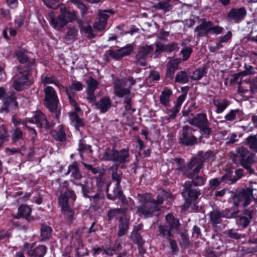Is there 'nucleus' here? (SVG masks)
Returning a JSON list of instances; mask_svg holds the SVG:
<instances>
[{
  "mask_svg": "<svg viewBox=\"0 0 257 257\" xmlns=\"http://www.w3.org/2000/svg\"><path fill=\"white\" fill-rule=\"evenodd\" d=\"M60 14L58 16H56L53 12L49 14L50 25L58 31L61 30L68 23L75 20L77 18L75 12L68 11L63 6L60 7Z\"/></svg>",
  "mask_w": 257,
  "mask_h": 257,
  "instance_id": "3",
  "label": "nucleus"
},
{
  "mask_svg": "<svg viewBox=\"0 0 257 257\" xmlns=\"http://www.w3.org/2000/svg\"><path fill=\"white\" fill-rule=\"evenodd\" d=\"M87 93H93L98 86V82L92 78H90L87 80Z\"/></svg>",
  "mask_w": 257,
  "mask_h": 257,
  "instance_id": "36",
  "label": "nucleus"
},
{
  "mask_svg": "<svg viewBox=\"0 0 257 257\" xmlns=\"http://www.w3.org/2000/svg\"><path fill=\"white\" fill-rule=\"evenodd\" d=\"M191 183L190 182H186L184 185V190L182 192V195L186 198V203L184 206L188 207V206L191 203L195 202L198 196L200 195V193L197 189H193L191 188Z\"/></svg>",
  "mask_w": 257,
  "mask_h": 257,
  "instance_id": "9",
  "label": "nucleus"
},
{
  "mask_svg": "<svg viewBox=\"0 0 257 257\" xmlns=\"http://www.w3.org/2000/svg\"><path fill=\"white\" fill-rule=\"evenodd\" d=\"M236 110H232L225 115V118L227 120L231 121L236 118Z\"/></svg>",
  "mask_w": 257,
  "mask_h": 257,
  "instance_id": "55",
  "label": "nucleus"
},
{
  "mask_svg": "<svg viewBox=\"0 0 257 257\" xmlns=\"http://www.w3.org/2000/svg\"><path fill=\"white\" fill-rule=\"evenodd\" d=\"M194 131L192 127L185 126L182 128V136L180 137V142L185 145H191L195 143L197 139L193 135Z\"/></svg>",
  "mask_w": 257,
  "mask_h": 257,
  "instance_id": "11",
  "label": "nucleus"
},
{
  "mask_svg": "<svg viewBox=\"0 0 257 257\" xmlns=\"http://www.w3.org/2000/svg\"><path fill=\"white\" fill-rule=\"evenodd\" d=\"M220 181L217 178H214L209 181V185L211 188L213 189H216L219 185Z\"/></svg>",
  "mask_w": 257,
  "mask_h": 257,
  "instance_id": "54",
  "label": "nucleus"
},
{
  "mask_svg": "<svg viewBox=\"0 0 257 257\" xmlns=\"http://www.w3.org/2000/svg\"><path fill=\"white\" fill-rule=\"evenodd\" d=\"M83 164L86 169L88 170H91L93 174H96L98 172L99 169L98 168H93L91 165L86 164L85 163H83Z\"/></svg>",
  "mask_w": 257,
  "mask_h": 257,
  "instance_id": "62",
  "label": "nucleus"
},
{
  "mask_svg": "<svg viewBox=\"0 0 257 257\" xmlns=\"http://www.w3.org/2000/svg\"><path fill=\"white\" fill-rule=\"evenodd\" d=\"M192 52V49L189 47H186L183 48L181 51V53L182 54L183 57V60L186 61L187 60L189 57H190V55Z\"/></svg>",
  "mask_w": 257,
  "mask_h": 257,
  "instance_id": "46",
  "label": "nucleus"
},
{
  "mask_svg": "<svg viewBox=\"0 0 257 257\" xmlns=\"http://www.w3.org/2000/svg\"><path fill=\"white\" fill-rule=\"evenodd\" d=\"M70 2L73 3L74 4L77 5L79 7L83 10V12H82V14L84 15L85 13V11L86 10V8L84 5L81 3L79 0H69Z\"/></svg>",
  "mask_w": 257,
  "mask_h": 257,
  "instance_id": "58",
  "label": "nucleus"
},
{
  "mask_svg": "<svg viewBox=\"0 0 257 257\" xmlns=\"http://www.w3.org/2000/svg\"><path fill=\"white\" fill-rule=\"evenodd\" d=\"M31 212V209L27 205H22L18 209V216L27 218Z\"/></svg>",
  "mask_w": 257,
  "mask_h": 257,
  "instance_id": "34",
  "label": "nucleus"
},
{
  "mask_svg": "<svg viewBox=\"0 0 257 257\" xmlns=\"http://www.w3.org/2000/svg\"><path fill=\"white\" fill-rule=\"evenodd\" d=\"M211 23L203 21L201 24L196 28L195 31L199 36H204L210 33Z\"/></svg>",
  "mask_w": 257,
  "mask_h": 257,
  "instance_id": "24",
  "label": "nucleus"
},
{
  "mask_svg": "<svg viewBox=\"0 0 257 257\" xmlns=\"http://www.w3.org/2000/svg\"><path fill=\"white\" fill-rule=\"evenodd\" d=\"M82 185V190L84 192V194L85 196V190H90L92 187V183L90 179H88L87 180L86 183L84 185Z\"/></svg>",
  "mask_w": 257,
  "mask_h": 257,
  "instance_id": "53",
  "label": "nucleus"
},
{
  "mask_svg": "<svg viewBox=\"0 0 257 257\" xmlns=\"http://www.w3.org/2000/svg\"><path fill=\"white\" fill-rule=\"evenodd\" d=\"M255 161V155L249 153L246 148L240 147L237 150L234 162L240 163L243 167L246 168L250 173L253 172L249 165Z\"/></svg>",
  "mask_w": 257,
  "mask_h": 257,
  "instance_id": "6",
  "label": "nucleus"
},
{
  "mask_svg": "<svg viewBox=\"0 0 257 257\" xmlns=\"http://www.w3.org/2000/svg\"><path fill=\"white\" fill-rule=\"evenodd\" d=\"M78 150L80 152H86L87 153H90L92 151L90 146L85 145L81 142L79 143Z\"/></svg>",
  "mask_w": 257,
  "mask_h": 257,
  "instance_id": "48",
  "label": "nucleus"
},
{
  "mask_svg": "<svg viewBox=\"0 0 257 257\" xmlns=\"http://www.w3.org/2000/svg\"><path fill=\"white\" fill-rule=\"evenodd\" d=\"M251 88V85L247 82L244 81L238 84V91L240 93H244L247 92L249 89Z\"/></svg>",
  "mask_w": 257,
  "mask_h": 257,
  "instance_id": "41",
  "label": "nucleus"
},
{
  "mask_svg": "<svg viewBox=\"0 0 257 257\" xmlns=\"http://www.w3.org/2000/svg\"><path fill=\"white\" fill-rule=\"evenodd\" d=\"M16 55L18 60L21 63H24L28 60V57L27 54V51L23 49L18 50L16 52Z\"/></svg>",
  "mask_w": 257,
  "mask_h": 257,
  "instance_id": "35",
  "label": "nucleus"
},
{
  "mask_svg": "<svg viewBox=\"0 0 257 257\" xmlns=\"http://www.w3.org/2000/svg\"><path fill=\"white\" fill-rule=\"evenodd\" d=\"M66 88L69 89L70 92L71 93V90L72 89H74L75 91L81 90L83 88V85L79 81H75L72 83V85L70 88Z\"/></svg>",
  "mask_w": 257,
  "mask_h": 257,
  "instance_id": "47",
  "label": "nucleus"
},
{
  "mask_svg": "<svg viewBox=\"0 0 257 257\" xmlns=\"http://www.w3.org/2000/svg\"><path fill=\"white\" fill-rule=\"evenodd\" d=\"M77 29L75 27H68L67 32L64 36L63 39L65 43L69 44L73 42L77 36Z\"/></svg>",
  "mask_w": 257,
  "mask_h": 257,
  "instance_id": "26",
  "label": "nucleus"
},
{
  "mask_svg": "<svg viewBox=\"0 0 257 257\" xmlns=\"http://www.w3.org/2000/svg\"><path fill=\"white\" fill-rule=\"evenodd\" d=\"M255 190H257V183L250 182L248 188L234 195L233 198L234 204L236 206L242 205L244 207L247 206L253 197V192Z\"/></svg>",
  "mask_w": 257,
  "mask_h": 257,
  "instance_id": "5",
  "label": "nucleus"
},
{
  "mask_svg": "<svg viewBox=\"0 0 257 257\" xmlns=\"http://www.w3.org/2000/svg\"><path fill=\"white\" fill-rule=\"evenodd\" d=\"M246 14L244 8L232 9L228 13L227 19L230 22L237 23L243 19Z\"/></svg>",
  "mask_w": 257,
  "mask_h": 257,
  "instance_id": "12",
  "label": "nucleus"
},
{
  "mask_svg": "<svg viewBox=\"0 0 257 257\" xmlns=\"http://www.w3.org/2000/svg\"><path fill=\"white\" fill-rule=\"evenodd\" d=\"M128 156L127 151L122 150L119 152H115V156H109L108 153H106L105 155V159L108 160H113V161L123 162L127 161Z\"/></svg>",
  "mask_w": 257,
  "mask_h": 257,
  "instance_id": "20",
  "label": "nucleus"
},
{
  "mask_svg": "<svg viewBox=\"0 0 257 257\" xmlns=\"http://www.w3.org/2000/svg\"><path fill=\"white\" fill-rule=\"evenodd\" d=\"M237 135L235 133H232L230 137L229 138L228 141L226 142L227 144H233L236 142L237 140Z\"/></svg>",
  "mask_w": 257,
  "mask_h": 257,
  "instance_id": "63",
  "label": "nucleus"
},
{
  "mask_svg": "<svg viewBox=\"0 0 257 257\" xmlns=\"http://www.w3.org/2000/svg\"><path fill=\"white\" fill-rule=\"evenodd\" d=\"M223 28L219 26L213 27L211 24V29L210 33L219 34L222 32Z\"/></svg>",
  "mask_w": 257,
  "mask_h": 257,
  "instance_id": "56",
  "label": "nucleus"
},
{
  "mask_svg": "<svg viewBox=\"0 0 257 257\" xmlns=\"http://www.w3.org/2000/svg\"><path fill=\"white\" fill-rule=\"evenodd\" d=\"M199 128L204 134L209 135L211 132V130L208 126V122L200 126Z\"/></svg>",
  "mask_w": 257,
  "mask_h": 257,
  "instance_id": "60",
  "label": "nucleus"
},
{
  "mask_svg": "<svg viewBox=\"0 0 257 257\" xmlns=\"http://www.w3.org/2000/svg\"><path fill=\"white\" fill-rule=\"evenodd\" d=\"M228 235L229 237L234 239H238L240 237L239 234L232 230H230L228 231Z\"/></svg>",
  "mask_w": 257,
  "mask_h": 257,
  "instance_id": "61",
  "label": "nucleus"
},
{
  "mask_svg": "<svg viewBox=\"0 0 257 257\" xmlns=\"http://www.w3.org/2000/svg\"><path fill=\"white\" fill-rule=\"evenodd\" d=\"M71 173V181L76 185H79V183H77V181L80 180L82 178V175L80 173L78 165L76 163H73L72 165H69L68 167V170L66 174Z\"/></svg>",
  "mask_w": 257,
  "mask_h": 257,
  "instance_id": "19",
  "label": "nucleus"
},
{
  "mask_svg": "<svg viewBox=\"0 0 257 257\" xmlns=\"http://www.w3.org/2000/svg\"><path fill=\"white\" fill-rule=\"evenodd\" d=\"M1 14L7 20L11 19L10 11L2 9L1 10Z\"/></svg>",
  "mask_w": 257,
  "mask_h": 257,
  "instance_id": "64",
  "label": "nucleus"
},
{
  "mask_svg": "<svg viewBox=\"0 0 257 257\" xmlns=\"http://www.w3.org/2000/svg\"><path fill=\"white\" fill-rule=\"evenodd\" d=\"M207 122L206 115L205 114L200 113L198 114L195 117L193 118L191 121V123L198 127L206 124Z\"/></svg>",
  "mask_w": 257,
  "mask_h": 257,
  "instance_id": "30",
  "label": "nucleus"
},
{
  "mask_svg": "<svg viewBox=\"0 0 257 257\" xmlns=\"http://www.w3.org/2000/svg\"><path fill=\"white\" fill-rule=\"evenodd\" d=\"M17 104L16 97L12 95L5 99L3 108L5 110H10L16 108Z\"/></svg>",
  "mask_w": 257,
  "mask_h": 257,
  "instance_id": "28",
  "label": "nucleus"
},
{
  "mask_svg": "<svg viewBox=\"0 0 257 257\" xmlns=\"http://www.w3.org/2000/svg\"><path fill=\"white\" fill-rule=\"evenodd\" d=\"M112 178L114 181L115 182V187L113 191V195L108 194L107 197L109 199L112 200L116 198H120V199H122L121 191L119 188L121 176L117 173H113L112 174Z\"/></svg>",
  "mask_w": 257,
  "mask_h": 257,
  "instance_id": "14",
  "label": "nucleus"
},
{
  "mask_svg": "<svg viewBox=\"0 0 257 257\" xmlns=\"http://www.w3.org/2000/svg\"><path fill=\"white\" fill-rule=\"evenodd\" d=\"M67 95L68 96L69 101L70 104L75 107V111L74 112H72L70 114V119L71 120V122L72 124L75 127V128L78 130L79 128L81 126H82L84 124V123L82 119H81L79 116H78L76 112L79 111L80 109L78 107L77 103L76 101L73 100L71 96V93L70 92L69 89H68V92H66Z\"/></svg>",
  "mask_w": 257,
  "mask_h": 257,
  "instance_id": "10",
  "label": "nucleus"
},
{
  "mask_svg": "<svg viewBox=\"0 0 257 257\" xmlns=\"http://www.w3.org/2000/svg\"><path fill=\"white\" fill-rule=\"evenodd\" d=\"M181 62V59L180 58H176L170 61L168 65V68L176 70L177 69L178 65Z\"/></svg>",
  "mask_w": 257,
  "mask_h": 257,
  "instance_id": "44",
  "label": "nucleus"
},
{
  "mask_svg": "<svg viewBox=\"0 0 257 257\" xmlns=\"http://www.w3.org/2000/svg\"><path fill=\"white\" fill-rule=\"evenodd\" d=\"M204 70L202 69H199L195 70L192 74V78L194 80H199L204 75Z\"/></svg>",
  "mask_w": 257,
  "mask_h": 257,
  "instance_id": "45",
  "label": "nucleus"
},
{
  "mask_svg": "<svg viewBox=\"0 0 257 257\" xmlns=\"http://www.w3.org/2000/svg\"><path fill=\"white\" fill-rule=\"evenodd\" d=\"M121 57H123L129 55L133 51V47L131 45H128L125 47H123L119 49Z\"/></svg>",
  "mask_w": 257,
  "mask_h": 257,
  "instance_id": "42",
  "label": "nucleus"
},
{
  "mask_svg": "<svg viewBox=\"0 0 257 257\" xmlns=\"http://www.w3.org/2000/svg\"><path fill=\"white\" fill-rule=\"evenodd\" d=\"M125 85L123 80H118L114 83V90L115 94L121 97L125 94H127L130 92L128 89H122L121 87Z\"/></svg>",
  "mask_w": 257,
  "mask_h": 257,
  "instance_id": "22",
  "label": "nucleus"
},
{
  "mask_svg": "<svg viewBox=\"0 0 257 257\" xmlns=\"http://www.w3.org/2000/svg\"><path fill=\"white\" fill-rule=\"evenodd\" d=\"M8 32H9L10 33V35L13 37L15 36L17 34L16 30L15 29L10 28V29H6L3 32V36L6 39H8V36L7 35Z\"/></svg>",
  "mask_w": 257,
  "mask_h": 257,
  "instance_id": "51",
  "label": "nucleus"
},
{
  "mask_svg": "<svg viewBox=\"0 0 257 257\" xmlns=\"http://www.w3.org/2000/svg\"><path fill=\"white\" fill-rule=\"evenodd\" d=\"M213 103L216 107L215 111L217 113L222 112L228 104L225 99H215L213 101Z\"/></svg>",
  "mask_w": 257,
  "mask_h": 257,
  "instance_id": "31",
  "label": "nucleus"
},
{
  "mask_svg": "<svg viewBox=\"0 0 257 257\" xmlns=\"http://www.w3.org/2000/svg\"><path fill=\"white\" fill-rule=\"evenodd\" d=\"M186 96V93H183L180 95L177 99V102L175 105L173 107V114L169 116H165L162 117V119L164 121L167 120L170 121L171 120L175 118L177 113L179 111L180 107L182 103L185 99Z\"/></svg>",
  "mask_w": 257,
  "mask_h": 257,
  "instance_id": "16",
  "label": "nucleus"
},
{
  "mask_svg": "<svg viewBox=\"0 0 257 257\" xmlns=\"http://www.w3.org/2000/svg\"><path fill=\"white\" fill-rule=\"evenodd\" d=\"M82 31H83L85 34H87V37L90 38H92L95 37L92 32V29L90 26L82 28Z\"/></svg>",
  "mask_w": 257,
  "mask_h": 257,
  "instance_id": "50",
  "label": "nucleus"
},
{
  "mask_svg": "<svg viewBox=\"0 0 257 257\" xmlns=\"http://www.w3.org/2000/svg\"><path fill=\"white\" fill-rule=\"evenodd\" d=\"M247 142L250 149L257 151V138L255 136H250L247 138Z\"/></svg>",
  "mask_w": 257,
  "mask_h": 257,
  "instance_id": "43",
  "label": "nucleus"
},
{
  "mask_svg": "<svg viewBox=\"0 0 257 257\" xmlns=\"http://www.w3.org/2000/svg\"><path fill=\"white\" fill-rule=\"evenodd\" d=\"M214 156L213 152L208 151L204 154L202 158H193V159H200L202 160L203 164V162L212 161L214 160Z\"/></svg>",
  "mask_w": 257,
  "mask_h": 257,
  "instance_id": "39",
  "label": "nucleus"
},
{
  "mask_svg": "<svg viewBox=\"0 0 257 257\" xmlns=\"http://www.w3.org/2000/svg\"><path fill=\"white\" fill-rule=\"evenodd\" d=\"M34 119L35 121L33 119L29 118L27 119L26 121L24 122L21 120H18L17 119L15 116H13L12 121L14 124L15 126L17 127V128L15 130L12 131L13 140L15 142H16L19 140L20 139H22L23 137V133L22 131H20L19 128H17V127L20 123L25 125L26 127L31 129L33 132V134L35 137L36 136V132L35 131V130H34L32 128H31L30 126L28 125V123H35L37 126L42 128H50L51 127V125L48 124V121L45 115L41 112H38L35 115Z\"/></svg>",
  "mask_w": 257,
  "mask_h": 257,
  "instance_id": "2",
  "label": "nucleus"
},
{
  "mask_svg": "<svg viewBox=\"0 0 257 257\" xmlns=\"http://www.w3.org/2000/svg\"><path fill=\"white\" fill-rule=\"evenodd\" d=\"M149 78L153 80H158L160 79V74L158 72L151 71Z\"/></svg>",
  "mask_w": 257,
  "mask_h": 257,
  "instance_id": "59",
  "label": "nucleus"
},
{
  "mask_svg": "<svg viewBox=\"0 0 257 257\" xmlns=\"http://www.w3.org/2000/svg\"><path fill=\"white\" fill-rule=\"evenodd\" d=\"M111 102L108 97H105L100 99L96 103V106L101 112H105L107 111L110 106Z\"/></svg>",
  "mask_w": 257,
  "mask_h": 257,
  "instance_id": "27",
  "label": "nucleus"
},
{
  "mask_svg": "<svg viewBox=\"0 0 257 257\" xmlns=\"http://www.w3.org/2000/svg\"><path fill=\"white\" fill-rule=\"evenodd\" d=\"M202 167V161L200 159H192L185 167L184 173L187 177L192 179L194 186L203 185L206 180L205 176H198L197 174Z\"/></svg>",
  "mask_w": 257,
  "mask_h": 257,
  "instance_id": "4",
  "label": "nucleus"
},
{
  "mask_svg": "<svg viewBox=\"0 0 257 257\" xmlns=\"http://www.w3.org/2000/svg\"><path fill=\"white\" fill-rule=\"evenodd\" d=\"M52 229L49 226L43 225L41 228V234L43 239L48 238L51 233Z\"/></svg>",
  "mask_w": 257,
  "mask_h": 257,
  "instance_id": "38",
  "label": "nucleus"
},
{
  "mask_svg": "<svg viewBox=\"0 0 257 257\" xmlns=\"http://www.w3.org/2000/svg\"><path fill=\"white\" fill-rule=\"evenodd\" d=\"M172 94V91L171 89L165 88L162 92L160 96V103L165 106H170V97Z\"/></svg>",
  "mask_w": 257,
  "mask_h": 257,
  "instance_id": "25",
  "label": "nucleus"
},
{
  "mask_svg": "<svg viewBox=\"0 0 257 257\" xmlns=\"http://www.w3.org/2000/svg\"><path fill=\"white\" fill-rule=\"evenodd\" d=\"M167 195L165 192H161L158 196L156 201L152 198L150 194L140 195L138 197L142 205L138 207V211L145 217H150L153 214H158V206L163 203L164 197L167 196Z\"/></svg>",
  "mask_w": 257,
  "mask_h": 257,
  "instance_id": "1",
  "label": "nucleus"
},
{
  "mask_svg": "<svg viewBox=\"0 0 257 257\" xmlns=\"http://www.w3.org/2000/svg\"><path fill=\"white\" fill-rule=\"evenodd\" d=\"M128 226V221L127 219H123L121 218L120 219V224L119 225V230L118 231V234L119 236L124 235L127 229Z\"/></svg>",
  "mask_w": 257,
  "mask_h": 257,
  "instance_id": "33",
  "label": "nucleus"
},
{
  "mask_svg": "<svg viewBox=\"0 0 257 257\" xmlns=\"http://www.w3.org/2000/svg\"><path fill=\"white\" fill-rule=\"evenodd\" d=\"M51 133L53 138L56 140L62 141L65 139V134L61 125H59L57 130L52 131Z\"/></svg>",
  "mask_w": 257,
  "mask_h": 257,
  "instance_id": "32",
  "label": "nucleus"
},
{
  "mask_svg": "<svg viewBox=\"0 0 257 257\" xmlns=\"http://www.w3.org/2000/svg\"><path fill=\"white\" fill-rule=\"evenodd\" d=\"M69 198H72L73 200H75L76 195L72 191L68 190L63 195L60 196L59 203L61 207L62 213L68 220H71L73 216V212L68 204Z\"/></svg>",
  "mask_w": 257,
  "mask_h": 257,
  "instance_id": "7",
  "label": "nucleus"
},
{
  "mask_svg": "<svg viewBox=\"0 0 257 257\" xmlns=\"http://www.w3.org/2000/svg\"><path fill=\"white\" fill-rule=\"evenodd\" d=\"M44 91L47 107L50 111H54L56 109L59 102L56 92L53 87L49 86H45Z\"/></svg>",
  "mask_w": 257,
  "mask_h": 257,
  "instance_id": "8",
  "label": "nucleus"
},
{
  "mask_svg": "<svg viewBox=\"0 0 257 257\" xmlns=\"http://www.w3.org/2000/svg\"><path fill=\"white\" fill-rule=\"evenodd\" d=\"M108 14H111L110 11H104L99 13V19L95 22L94 28L97 30H102L105 28L106 20L109 18Z\"/></svg>",
  "mask_w": 257,
  "mask_h": 257,
  "instance_id": "18",
  "label": "nucleus"
},
{
  "mask_svg": "<svg viewBox=\"0 0 257 257\" xmlns=\"http://www.w3.org/2000/svg\"><path fill=\"white\" fill-rule=\"evenodd\" d=\"M159 236L166 237L168 240L172 251H176L177 250V245L175 241L171 239L172 234L170 232V231L167 230L165 226L160 225L159 227Z\"/></svg>",
  "mask_w": 257,
  "mask_h": 257,
  "instance_id": "17",
  "label": "nucleus"
},
{
  "mask_svg": "<svg viewBox=\"0 0 257 257\" xmlns=\"http://www.w3.org/2000/svg\"><path fill=\"white\" fill-rule=\"evenodd\" d=\"M31 84V82L29 80L28 73L25 72L24 74H22V76L15 80L13 87L16 90L20 91Z\"/></svg>",
  "mask_w": 257,
  "mask_h": 257,
  "instance_id": "15",
  "label": "nucleus"
},
{
  "mask_svg": "<svg viewBox=\"0 0 257 257\" xmlns=\"http://www.w3.org/2000/svg\"><path fill=\"white\" fill-rule=\"evenodd\" d=\"M188 75L184 71L178 72L175 77V81L180 83H185L188 81Z\"/></svg>",
  "mask_w": 257,
  "mask_h": 257,
  "instance_id": "37",
  "label": "nucleus"
},
{
  "mask_svg": "<svg viewBox=\"0 0 257 257\" xmlns=\"http://www.w3.org/2000/svg\"><path fill=\"white\" fill-rule=\"evenodd\" d=\"M44 5L47 7L52 9H56L57 8L56 6V4L57 3L59 0H42Z\"/></svg>",
  "mask_w": 257,
  "mask_h": 257,
  "instance_id": "49",
  "label": "nucleus"
},
{
  "mask_svg": "<svg viewBox=\"0 0 257 257\" xmlns=\"http://www.w3.org/2000/svg\"><path fill=\"white\" fill-rule=\"evenodd\" d=\"M109 54L110 57L115 59H118L122 58L121 57V54H120L119 49L116 50H111L110 51Z\"/></svg>",
  "mask_w": 257,
  "mask_h": 257,
  "instance_id": "52",
  "label": "nucleus"
},
{
  "mask_svg": "<svg viewBox=\"0 0 257 257\" xmlns=\"http://www.w3.org/2000/svg\"><path fill=\"white\" fill-rule=\"evenodd\" d=\"M47 251V248L44 245H39L34 249L28 250L30 257H43Z\"/></svg>",
  "mask_w": 257,
  "mask_h": 257,
  "instance_id": "29",
  "label": "nucleus"
},
{
  "mask_svg": "<svg viewBox=\"0 0 257 257\" xmlns=\"http://www.w3.org/2000/svg\"><path fill=\"white\" fill-rule=\"evenodd\" d=\"M250 221L246 217H241L239 219V223L243 227H246L249 223Z\"/></svg>",
  "mask_w": 257,
  "mask_h": 257,
  "instance_id": "57",
  "label": "nucleus"
},
{
  "mask_svg": "<svg viewBox=\"0 0 257 257\" xmlns=\"http://www.w3.org/2000/svg\"><path fill=\"white\" fill-rule=\"evenodd\" d=\"M41 82L44 85L46 84H54L57 86L61 91L68 92V89L61 85L59 82L54 77H49L45 74L41 76Z\"/></svg>",
  "mask_w": 257,
  "mask_h": 257,
  "instance_id": "21",
  "label": "nucleus"
},
{
  "mask_svg": "<svg viewBox=\"0 0 257 257\" xmlns=\"http://www.w3.org/2000/svg\"><path fill=\"white\" fill-rule=\"evenodd\" d=\"M153 48L151 46L142 47L136 56L137 64L145 66L146 65V58L150 53L152 52Z\"/></svg>",
  "mask_w": 257,
  "mask_h": 257,
  "instance_id": "13",
  "label": "nucleus"
},
{
  "mask_svg": "<svg viewBox=\"0 0 257 257\" xmlns=\"http://www.w3.org/2000/svg\"><path fill=\"white\" fill-rule=\"evenodd\" d=\"M221 216V213L217 210H214L210 214V220L213 224L219 223Z\"/></svg>",
  "mask_w": 257,
  "mask_h": 257,
  "instance_id": "40",
  "label": "nucleus"
},
{
  "mask_svg": "<svg viewBox=\"0 0 257 257\" xmlns=\"http://www.w3.org/2000/svg\"><path fill=\"white\" fill-rule=\"evenodd\" d=\"M166 220L167 227H169L168 230H170L171 233V231H174L178 232V228L179 226V221L171 214H168L166 216Z\"/></svg>",
  "mask_w": 257,
  "mask_h": 257,
  "instance_id": "23",
  "label": "nucleus"
}]
</instances>
